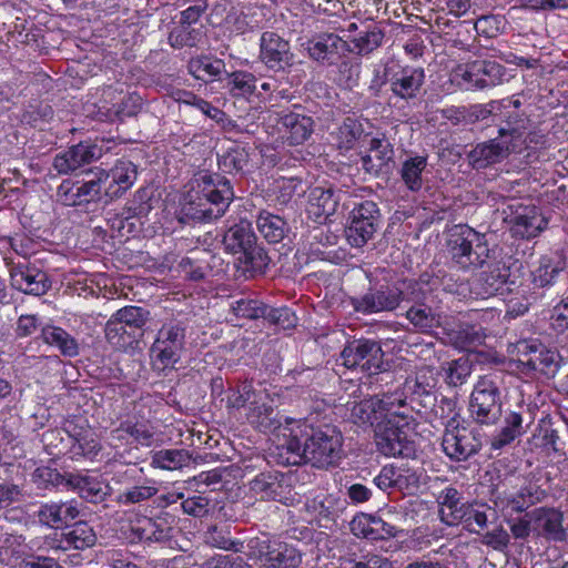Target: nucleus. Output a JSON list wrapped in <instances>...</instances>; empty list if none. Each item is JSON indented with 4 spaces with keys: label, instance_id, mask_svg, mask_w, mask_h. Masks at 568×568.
<instances>
[{
    "label": "nucleus",
    "instance_id": "obj_43",
    "mask_svg": "<svg viewBox=\"0 0 568 568\" xmlns=\"http://www.w3.org/2000/svg\"><path fill=\"white\" fill-rule=\"evenodd\" d=\"M473 362L467 356L445 362L440 366L445 383L450 387L464 385L473 373Z\"/></svg>",
    "mask_w": 568,
    "mask_h": 568
},
{
    "label": "nucleus",
    "instance_id": "obj_4",
    "mask_svg": "<svg viewBox=\"0 0 568 568\" xmlns=\"http://www.w3.org/2000/svg\"><path fill=\"white\" fill-rule=\"evenodd\" d=\"M410 419L409 416L390 408L375 424V443L383 455L406 458L414 456L416 448L415 442L410 439Z\"/></svg>",
    "mask_w": 568,
    "mask_h": 568
},
{
    "label": "nucleus",
    "instance_id": "obj_53",
    "mask_svg": "<svg viewBox=\"0 0 568 568\" xmlns=\"http://www.w3.org/2000/svg\"><path fill=\"white\" fill-rule=\"evenodd\" d=\"M264 321L280 329H290L297 323L295 313L286 307H271L266 306Z\"/></svg>",
    "mask_w": 568,
    "mask_h": 568
},
{
    "label": "nucleus",
    "instance_id": "obj_20",
    "mask_svg": "<svg viewBox=\"0 0 568 568\" xmlns=\"http://www.w3.org/2000/svg\"><path fill=\"white\" fill-rule=\"evenodd\" d=\"M459 70L464 81L480 90L500 84L506 75V68L494 60L469 61Z\"/></svg>",
    "mask_w": 568,
    "mask_h": 568
},
{
    "label": "nucleus",
    "instance_id": "obj_34",
    "mask_svg": "<svg viewBox=\"0 0 568 568\" xmlns=\"http://www.w3.org/2000/svg\"><path fill=\"white\" fill-rule=\"evenodd\" d=\"M310 55L317 61H331L345 51H351L346 41L334 33H324L307 45Z\"/></svg>",
    "mask_w": 568,
    "mask_h": 568
},
{
    "label": "nucleus",
    "instance_id": "obj_15",
    "mask_svg": "<svg viewBox=\"0 0 568 568\" xmlns=\"http://www.w3.org/2000/svg\"><path fill=\"white\" fill-rule=\"evenodd\" d=\"M382 214L374 201H364L357 204L349 213L345 234L348 243L354 247L364 246L378 230Z\"/></svg>",
    "mask_w": 568,
    "mask_h": 568
},
{
    "label": "nucleus",
    "instance_id": "obj_63",
    "mask_svg": "<svg viewBox=\"0 0 568 568\" xmlns=\"http://www.w3.org/2000/svg\"><path fill=\"white\" fill-rule=\"evenodd\" d=\"M452 344L456 348L467 349L480 341V336L474 326H460L449 333Z\"/></svg>",
    "mask_w": 568,
    "mask_h": 568
},
{
    "label": "nucleus",
    "instance_id": "obj_1",
    "mask_svg": "<svg viewBox=\"0 0 568 568\" xmlns=\"http://www.w3.org/2000/svg\"><path fill=\"white\" fill-rule=\"evenodd\" d=\"M233 199V186L227 178L200 172L194 176L191 190L180 201L176 220L180 224L216 220L225 214Z\"/></svg>",
    "mask_w": 568,
    "mask_h": 568
},
{
    "label": "nucleus",
    "instance_id": "obj_13",
    "mask_svg": "<svg viewBox=\"0 0 568 568\" xmlns=\"http://www.w3.org/2000/svg\"><path fill=\"white\" fill-rule=\"evenodd\" d=\"M504 223L509 226L513 236L532 239L538 236L547 226V220L540 210L532 204L511 202L501 210Z\"/></svg>",
    "mask_w": 568,
    "mask_h": 568
},
{
    "label": "nucleus",
    "instance_id": "obj_2",
    "mask_svg": "<svg viewBox=\"0 0 568 568\" xmlns=\"http://www.w3.org/2000/svg\"><path fill=\"white\" fill-rule=\"evenodd\" d=\"M343 442L342 432L335 425L298 423L291 428L285 447L295 457L292 464L326 469L342 459Z\"/></svg>",
    "mask_w": 568,
    "mask_h": 568
},
{
    "label": "nucleus",
    "instance_id": "obj_35",
    "mask_svg": "<svg viewBox=\"0 0 568 568\" xmlns=\"http://www.w3.org/2000/svg\"><path fill=\"white\" fill-rule=\"evenodd\" d=\"M172 530L166 517H145L138 527L132 528L133 534L140 541L164 542L172 538Z\"/></svg>",
    "mask_w": 568,
    "mask_h": 568
},
{
    "label": "nucleus",
    "instance_id": "obj_23",
    "mask_svg": "<svg viewBox=\"0 0 568 568\" xmlns=\"http://www.w3.org/2000/svg\"><path fill=\"white\" fill-rule=\"evenodd\" d=\"M362 169L372 176L388 174L394 166V149L386 138H373L368 153L361 158Z\"/></svg>",
    "mask_w": 568,
    "mask_h": 568
},
{
    "label": "nucleus",
    "instance_id": "obj_33",
    "mask_svg": "<svg viewBox=\"0 0 568 568\" xmlns=\"http://www.w3.org/2000/svg\"><path fill=\"white\" fill-rule=\"evenodd\" d=\"M278 123L285 129L291 145L304 143L312 134L314 121L311 116L296 112L283 113Z\"/></svg>",
    "mask_w": 568,
    "mask_h": 568
},
{
    "label": "nucleus",
    "instance_id": "obj_16",
    "mask_svg": "<svg viewBox=\"0 0 568 568\" xmlns=\"http://www.w3.org/2000/svg\"><path fill=\"white\" fill-rule=\"evenodd\" d=\"M294 53L287 40L273 31H265L260 39V61L273 72H290L294 65Z\"/></svg>",
    "mask_w": 568,
    "mask_h": 568
},
{
    "label": "nucleus",
    "instance_id": "obj_3",
    "mask_svg": "<svg viewBox=\"0 0 568 568\" xmlns=\"http://www.w3.org/2000/svg\"><path fill=\"white\" fill-rule=\"evenodd\" d=\"M222 243L225 251L233 254H241L240 261L245 270L252 274H264L270 265L271 258L258 243L252 223L246 219L230 225L224 232Z\"/></svg>",
    "mask_w": 568,
    "mask_h": 568
},
{
    "label": "nucleus",
    "instance_id": "obj_62",
    "mask_svg": "<svg viewBox=\"0 0 568 568\" xmlns=\"http://www.w3.org/2000/svg\"><path fill=\"white\" fill-rule=\"evenodd\" d=\"M539 436L542 447H550L555 453H564L566 442L561 439L560 429L554 427L552 423L541 425Z\"/></svg>",
    "mask_w": 568,
    "mask_h": 568
},
{
    "label": "nucleus",
    "instance_id": "obj_42",
    "mask_svg": "<svg viewBox=\"0 0 568 568\" xmlns=\"http://www.w3.org/2000/svg\"><path fill=\"white\" fill-rule=\"evenodd\" d=\"M63 536L67 538L65 546L69 549L84 550L93 547L97 542V534L87 521H78L72 526H67Z\"/></svg>",
    "mask_w": 568,
    "mask_h": 568
},
{
    "label": "nucleus",
    "instance_id": "obj_17",
    "mask_svg": "<svg viewBox=\"0 0 568 568\" xmlns=\"http://www.w3.org/2000/svg\"><path fill=\"white\" fill-rule=\"evenodd\" d=\"M9 274L11 286L23 294L42 296L51 288L49 275L27 260L12 263Z\"/></svg>",
    "mask_w": 568,
    "mask_h": 568
},
{
    "label": "nucleus",
    "instance_id": "obj_9",
    "mask_svg": "<svg viewBox=\"0 0 568 568\" xmlns=\"http://www.w3.org/2000/svg\"><path fill=\"white\" fill-rule=\"evenodd\" d=\"M404 302L408 304L403 314L414 331L428 333L440 325V313L435 305L434 292L417 281H407Z\"/></svg>",
    "mask_w": 568,
    "mask_h": 568
},
{
    "label": "nucleus",
    "instance_id": "obj_6",
    "mask_svg": "<svg viewBox=\"0 0 568 568\" xmlns=\"http://www.w3.org/2000/svg\"><path fill=\"white\" fill-rule=\"evenodd\" d=\"M368 282L366 291L357 296H352L349 303L356 313L365 316L395 312L404 302L406 283L400 288L395 283L383 282L365 273Z\"/></svg>",
    "mask_w": 568,
    "mask_h": 568
},
{
    "label": "nucleus",
    "instance_id": "obj_52",
    "mask_svg": "<svg viewBox=\"0 0 568 568\" xmlns=\"http://www.w3.org/2000/svg\"><path fill=\"white\" fill-rule=\"evenodd\" d=\"M266 306L267 304L257 300L240 298L232 303L231 308L237 317L247 320H264Z\"/></svg>",
    "mask_w": 568,
    "mask_h": 568
},
{
    "label": "nucleus",
    "instance_id": "obj_41",
    "mask_svg": "<svg viewBox=\"0 0 568 568\" xmlns=\"http://www.w3.org/2000/svg\"><path fill=\"white\" fill-rule=\"evenodd\" d=\"M41 337L48 345L57 347L63 356L74 357L79 354L77 341L61 327L47 325L41 329Z\"/></svg>",
    "mask_w": 568,
    "mask_h": 568
},
{
    "label": "nucleus",
    "instance_id": "obj_7",
    "mask_svg": "<svg viewBox=\"0 0 568 568\" xmlns=\"http://www.w3.org/2000/svg\"><path fill=\"white\" fill-rule=\"evenodd\" d=\"M150 321V312L140 306H124L118 310L105 324L104 334L109 344L125 349L139 343L144 326Z\"/></svg>",
    "mask_w": 568,
    "mask_h": 568
},
{
    "label": "nucleus",
    "instance_id": "obj_56",
    "mask_svg": "<svg viewBox=\"0 0 568 568\" xmlns=\"http://www.w3.org/2000/svg\"><path fill=\"white\" fill-rule=\"evenodd\" d=\"M405 477L394 466H384L381 473L374 478V484L383 491L397 488L402 489Z\"/></svg>",
    "mask_w": 568,
    "mask_h": 568
},
{
    "label": "nucleus",
    "instance_id": "obj_14",
    "mask_svg": "<svg viewBox=\"0 0 568 568\" xmlns=\"http://www.w3.org/2000/svg\"><path fill=\"white\" fill-rule=\"evenodd\" d=\"M517 367L524 374L540 372L548 378L559 371V354L538 341H520L516 345Z\"/></svg>",
    "mask_w": 568,
    "mask_h": 568
},
{
    "label": "nucleus",
    "instance_id": "obj_36",
    "mask_svg": "<svg viewBox=\"0 0 568 568\" xmlns=\"http://www.w3.org/2000/svg\"><path fill=\"white\" fill-rule=\"evenodd\" d=\"M523 424L524 419L521 413L515 410L507 412L501 429L491 438V449H501L523 436L526 433Z\"/></svg>",
    "mask_w": 568,
    "mask_h": 568
},
{
    "label": "nucleus",
    "instance_id": "obj_21",
    "mask_svg": "<svg viewBox=\"0 0 568 568\" xmlns=\"http://www.w3.org/2000/svg\"><path fill=\"white\" fill-rule=\"evenodd\" d=\"M532 523V532L549 541L562 542L568 534L564 528V514L556 508L540 507L526 513Z\"/></svg>",
    "mask_w": 568,
    "mask_h": 568
},
{
    "label": "nucleus",
    "instance_id": "obj_51",
    "mask_svg": "<svg viewBox=\"0 0 568 568\" xmlns=\"http://www.w3.org/2000/svg\"><path fill=\"white\" fill-rule=\"evenodd\" d=\"M248 418L252 423L265 429H275L281 426L277 413L267 404H254V406L251 407Z\"/></svg>",
    "mask_w": 568,
    "mask_h": 568
},
{
    "label": "nucleus",
    "instance_id": "obj_29",
    "mask_svg": "<svg viewBox=\"0 0 568 568\" xmlns=\"http://www.w3.org/2000/svg\"><path fill=\"white\" fill-rule=\"evenodd\" d=\"M99 170L102 178L108 175L105 196L110 200L122 196L133 185L138 175L136 166L130 161H118L110 171Z\"/></svg>",
    "mask_w": 568,
    "mask_h": 568
},
{
    "label": "nucleus",
    "instance_id": "obj_28",
    "mask_svg": "<svg viewBox=\"0 0 568 568\" xmlns=\"http://www.w3.org/2000/svg\"><path fill=\"white\" fill-rule=\"evenodd\" d=\"M516 281L511 277L510 266L505 262H497L488 271L481 272L477 282V294L483 298L504 294L506 285H514Z\"/></svg>",
    "mask_w": 568,
    "mask_h": 568
},
{
    "label": "nucleus",
    "instance_id": "obj_22",
    "mask_svg": "<svg viewBox=\"0 0 568 568\" xmlns=\"http://www.w3.org/2000/svg\"><path fill=\"white\" fill-rule=\"evenodd\" d=\"M102 156V148L91 142H80L58 153L53 168L59 174H69Z\"/></svg>",
    "mask_w": 568,
    "mask_h": 568
},
{
    "label": "nucleus",
    "instance_id": "obj_49",
    "mask_svg": "<svg viewBox=\"0 0 568 568\" xmlns=\"http://www.w3.org/2000/svg\"><path fill=\"white\" fill-rule=\"evenodd\" d=\"M384 39L383 30L377 26H368L365 30L361 31L358 37L352 40L354 48L351 52L357 54H368L377 49Z\"/></svg>",
    "mask_w": 568,
    "mask_h": 568
},
{
    "label": "nucleus",
    "instance_id": "obj_54",
    "mask_svg": "<svg viewBox=\"0 0 568 568\" xmlns=\"http://www.w3.org/2000/svg\"><path fill=\"white\" fill-rule=\"evenodd\" d=\"M343 568H393V564L386 557L367 552L358 557L346 558Z\"/></svg>",
    "mask_w": 568,
    "mask_h": 568
},
{
    "label": "nucleus",
    "instance_id": "obj_18",
    "mask_svg": "<svg viewBox=\"0 0 568 568\" xmlns=\"http://www.w3.org/2000/svg\"><path fill=\"white\" fill-rule=\"evenodd\" d=\"M248 547L257 549L258 557L271 568H296L302 562L301 551L287 542L255 538L250 540Z\"/></svg>",
    "mask_w": 568,
    "mask_h": 568
},
{
    "label": "nucleus",
    "instance_id": "obj_37",
    "mask_svg": "<svg viewBox=\"0 0 568 568\" xmlns=\"http://www.w3.org/2000/svg\"><path fill=\"white\" fill-rule=\"evenodd\" d=\"M387 409H390L388 402L372 397L356 403L351 409V417L355 423L369 424L375 427V424L382 419Z\"/></svg>",
    "mask_w": 568,
    "mask_h": 568
},
{
    "label": "nucleus",
    "instance_id": "obj_59",
    "mask_svg": "<svg viewBox=\"0 0 568 568\" xmlns=\"http://www.w3.org/2000/svg\"><path fill=\"white\" fill-rule=\"evenodd\" d=\"M38 521L41 525L58 529L63 526L61 506L59 503L42 504L37 511Z\"/></svg>",
    "mask_w": 568,
    "mask_h": 568
},
{
    "label": "nucleus",
    "instance_id": "obj_55",
    "mask_svg": "<svg viewBox=\"0 0 568 568\" xmlns=\"http://www.w3.org/2000/svg\"><path fill=\"white\" fill-rule=\"evenodd\" d=\"M113 433H125L143 446H151L154 437L153 432L149 427L140 423H132L130 420L122 422L120 426L113 430Z\"/></svg>",
    "mask_w": 568,
    "mask_h": 568
},
{
    "label": "nucleus",
    "instance_id": "obj_26",
    "mask_svg": "<svg viewBox=\"0 0 568 568\" xmlns=\"http://www.w3.org/2000/svg\"><path fill=\"white\" fill-rule=\"evenodd\" d=\"M219 262L220 258L212 251L199 248L182 257L178 266L186 280L200 282L213 274Z\"/></svg>",
    "mask_w": 568,
    "mask_h": 568
},
{
    "label": "nucleus",
    "instance_id": "obj_50",
    "mask_svg": "<svg viewBox=\"0 0 568 568\" xmlns=\"http://www.w3.org/2000/svg\"><path fill=\"white\" fill-rule=\"evenodd\" d=\"M257 79L247 71H234L229 74L227 88L234 97H250L256 91Z\"/></svg>",
    "mask_w": 568,
    "mask_h": 568
},
{
    "label": "nucleus",
    "instance_id": "obj_38",
    "mask_svg": "<svg viewBox=\"0 0 568 568\" xmlns=\"http://www.w3.org/2000/svg\"><path fill=\"white\" fill-rule=\"evenodd\" d=\"M67 486L78 490L90 503L103 501L106 496V486L91 476L68 474Z\"/></svg>",
    "mask_w": 568,
    "mask_h": 568
},
{
    "label": "nucleus",
    "instance_id": "obj_45",
    "mask_svg": "<svg viewBox=\"0 0 568 568\" xmlns=\"http://www.w3.org/2000/svg\"><path fill=\"white\" fill-rule=\"evenodd\" d=\"M565 266L566 263L560 256H542L539 266L532 273L535 285L545 287L555 284Z\"/></svg>",
    "mask_w": 568,
    "mask_h": 568
},
{
    "label": "nucleus",
    "instance_id": "obj_24",
    "mask_svg": "<svg viewBox=\"0 0 568 568\" xmlns=\"http://www.w3.org/2000/svg\"><path fill=\"white\" fill-rule=\"evenodd\" d=\"M436 385L437 379L429 367L419 369L413 379L406 382L410 403L419 406L416 408L417 413L422 414L423 410L435 407L437 400Z\"/></svg>",
    "mask_w": 568,
    "mask_h": 568
},
{
    "label": "nucleus",
    "instance_id": "obj_61",
    "mask_svg": "<svg viewBox=\"0 0 568 568\" xmlns=\"http://www.w3.org/2000/svg\"><path fill=\"white\" fill-rule=\"evenodd\" d=\"M32 479L38 486L48 487L51 486H67L68 474L62 475L55 468L48 466L38 467L33 474Z\"/></svg>",
    "mask_w": 568,
    "mask_h": 568
},
{
    "label": "nucleus",
    "instance_id": "obj_58",
    "mask_svg": "<svg viewBox=\"0 0 568 568\" xmlns=\"http://www.w3.org/2000/svg\"><path fill=\"white\" fill-rule=\"evenodd\" d=\"M526 129L527 119L524 118V115L518 112H513L506 116L505 126H501L498 133L500 139L510 136L513 141L521 139Z\"/></svg>",
    "mask_w": 568,
    "mask_h": 568
},
{
    "label": "nucleus",
    "instance_id": "obj_32",
    "mask_svg": "<svg viewBox=\"0 0 568 568\" xmlns=\"http://www.w3.org/2000/svg\"><path fill=\"white\" fill-rule=\"evenodd\" d=\"M425 82L423 68L405 67L390 79L392 92L404 100L415 99Z\"/></svg>",
    "mask_w": 568,
    "mask_h": 568
},
{
    "label": "nucleus",
    "instance_id": "obj_44",
    "mask_svg": "<svg viewBox=\"0 0 568 568\" xmlns=\"http://www.w3.org/2000/svg\"><path fill=\"white\" fill-rule=\"evenodd\" d=\"M427 155H414L403 162L399 173L408 190L417 192L423 187L422 174L427 166Z\"/></svg>",
    "mask_w": 568,
    "mask_h": 568
},
{
    "label": "nucleus",
    "instance_id": "obj_11",
    "mask_svg": "<svg viewBox=\"0 0 568 568\" xmlns=\"http://www.w3.org/2000/svg\"><path fill=\"white\" fill-rule=\"evenodd\" d=\"M483 437L478 428L460 425L452 417L443 434V452L452 462H467L480 452Z\"/></svg>",
    "mask_w": 568,
    "mask_h": 568
},
{
    "label": "nucleus",
    "instance_id": "obj_19",
    "mask_svg": "<svg viewBox=\"0 0 568 568\" xmlns=\"http://www.w3.org/2000/svg\"><path fill=\"white\" fill-rule=\"evenodd\" d=\"M106 180L108 175L102 178L98 170L89 180L75 183L62 182L58 192L65 205L80 206L100 200L101 191H105Z\"/></svg>",
    "mask_w": 568,
    "mask_h": 568
},
{
    "label": "nucleus",
    "instance_id": "obj_12",
    "mask_svg": "<svg viewBox=\"0 0 568 568\" xmlns=\"http://www.w3.org/2000/svg\"><path fill=\"white\" fill-rule=\"evenodd\" d=\"M186 325L183 322L164 324L150 348L153 367L159 371L173 368L185 349Z\"/></svg>",
    "mask_w": 568,
    "mask_h": 568
},
{
    "label": "nucleus",
    "instance_id": "obj_30",
    "mask_svg": "<svg viewBox=\"0 0 568 568\" xmlns=\"http://www.w3.org/2000/svg\"><path fill=\"white\" fill-rule=\"evenodd\" d=\"M510 154V143L504 139H491L478 143L469 153V164L476 169H486L489 165L501 162Z\"/></svg>",
    "mask_w": 568,
    "mask_h": 568
},
{
    "label": "nucleus",
    "instance_id": "obj_31",
    "mask_svg": "<svg viewBox=\"0 0 568 568\" xmlns=\"http://www.w3.org/2000/svg\"><path fill=\"white\" fill-rule=\"evenodd\" d=\"M440 521L447 526H457L467 514L470 503L464 501L463 494L449 486L440 491L437 498Z\"/></svg>",
    "mask_w": 568,
    "mask_h": 568
},
{
    "label": "nucleus",
    "instance_id": "obj_27",
    "mask_svg": "<svg viewBox=\"0 0 568 568\" xmlns=\"http://www.w3.org/2000/svg\"><path fill=\"white\" fill-rule=\"evenodd\" d=\"M351 531L356 537L369 540H386L396 537L400 530L377 515L361 514L351 521Z\"/></svg>",
    "mask_w": 568,
    "mask_h": 568
},
{
    "label": "nucleus",
    "instance_id": "obj_5",
    "mask_svg": "<svg viewBox=\"0 0 568 568\" xmlns=\"http://www.w3.org/2000/svg\"><path fill=\"white\" fill-rule=\"evenodd\" d=\"M469 413L478 425L491 426L503 416V375L490 373L480 376L469 398Z\"/></svg>",
    "mask_w": 568,
    "mask_h": 568
},
{
    "label": "nucleus",
    "instance_id": "obj_57",
    "mask_svg": "<svg viewBox=\"0 0 568 568\" xmlns=\"http://www.w3.org/2000/svg\"><path fill=\"white\" fill-rule=\"evenodd\" d=\"M224 67L225 64L222 60L216 59L214 61H211L206 57L191 59V61L189 62V69L193 74L196 75V78H203L202 73L209 77H217L222 72Z\"/></svg>",
    "mask_w": 568,
    "mask_h": 568
},
{
    "label": "nucleus",
    "instance_id": "obj_8",
    "mask_svg": "<svg viewBox=\"0 0 568 568\" xmlns=\"http://www.w3.org/2000/svg\"><path fill=\"white\" fill-rule=\"evenodd\" d=\"M448 252L460 267H481L489 258L491 250L486 235L468 225H457L447 242Z\"/></svg>",
    "mask_w": 568,
    "mask_h": 568
},
{
    "label": "nucleus",
    "instance_id": "obj_60",
    "mask_svg": "<svg viewBox=\"0 0 568 568\" xmlns=\"http://www.w3.org/2000/svg\"><path fill=\"white\" fill-rule=\"evenodd\" d=\"M363 132V126L357 120L346 118L338 129L341 144L345 149H352L355 142L362 136Z\"/></svg>",
    "mask_w": 568,
    "mask_h": 568
},
{
    "label": "nucleus",
    "instance_id": "obj_48",
    "mask_svg": "<svg viewBox=\"0 0 568 568\" xmlns=\"http://www.w3.org/2000/svg\"><path fill=\"white\" fill-rule=\"evenodd\" d=\"M191 455L185 449H161L153 453L151 465L156 468L175 470L187 466Z\"/></svg>",
    "mask_w": 568,
    "mask_h": 568
},
{
    "label": "nucleus",
    "instance_id": "obj_40",
    "mask_svg": "<svg viewBox=\"0 0 568 568\" xmlns=\"http://www.w3.org/2000/svg\"><path fill=\"white\" fill-rule=\"evenodd\" d=\"M338 205V196L332 189L314 187L308 195V213L316 219L333 215Z\"/></svg>",
    "mask_w": 568,
    "mask_h": 568
},
{
    "label": "nucleus",
    "instance_id": "obj_46",
    "mask_svg": "<svg viewBox=\"0 0 568 568\" xmlns=\"http://www.w3.org/2000/svg\"><path fill=\"white\" fill-rule=\"evenodd\" d=\"M204 38L203 27L176 24L169 33V43L174 49L196 47Z\"/></svg>",
    "mask_w": 568,
    "mask_h": 568
},
{
    "label": "nucleus",
    "instance_id": "obj_25",
    "mask_svg": "<svg viewBox=\"0 0 568 568\" xmlns=\"http://www.w3.org/2000/svg\"><path fill=\"white\" fill-rule=\"evenodd\" d=\"M288 479L280 471L261 473L250 483V488L261 499L285 504L291 494Z\"/></svg>",
    "mask_w": 568,
    "mask_h": 568
},
{
    "label": "nucleus",
    "instance_id": "obj_10",
    "mask_svg": "<svg viewBox=\"0 0 568 568\" xmlns=\"http://www.w3.org/2000/svg\"><path fill=\"white\" fill-rule=\"evenodd\" d=\"M341 359L346 368H359L369 377L389 374V364L384 359L382 345L375 339L358 338L347 342L341 352Z\"/></svg>",
    "mask_w": 568,
    "mask_h": 568
},
{
    "label": "nucleus",
    "instance_id": "obj_39",
    "mask_svg": "<svg viewBox=\"0 0 568 568\" xmlns=\"http://www.w3.org/2000/svg\"><path fill=\"white\" fill-rule=\"evenodd\" d=\"M256 226L263 237L273 244L280 243L290 231L287 222L282 216L265 210L260 211Z\"/></svg>",
    "mask_w": 568,
    "mask_h": 568
},
{
    "label": "nucleus",
    "instance_id": "obj_47",
    "mask_svg": "<svg viewBox=\"0 0 568 568\" xmlns=\"http://www.w3.org/2000/svg\"><path fill=\"white\" fill-rule=\"evenodd\" d=\"M250 161V153L244 146L230 148L219 158V168L226 174H243Z\"/></svg>",
    "mask_w": 568,
    "mask_h": 568
},
{
    "label": "nucleus",
    "instance_id": "obj_64",
    "mask_svg": "<svg viewBox=\"0 0 568 568\" xmlns=\"http://www.w3.org/2000/svg\"><path fill=\"white\" fill-rule=\"evenodd\" d=\"M207 565L210 568H252L242 557L234 555H217L212 557Z\"/></svg>",
    "mask_w": 568,
    "mask_h": 568
}]
</instances>
